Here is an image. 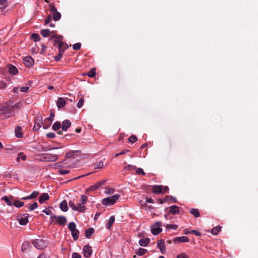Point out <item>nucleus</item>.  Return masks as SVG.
Returning a JSON list of instances; mask_svg holds the SVG:
<instances>
[{"instance_id":"393cba45","label":"nucleus","mask_w":258,"mask_h":258,"mask_svg":"<svg viewBox=\"0 0 258 258\" xmlns=\"http://www.w3.org/2000/svg\"><path fill=\"white\" fill-rule=\"evenodd\" d=\"M95 231V230L93 228H89L88 229H86L85 231V236L87 238H90L92 234H93Z\"/></svg>"},{"instance_id":"3c124183","label":"nucleus","mask_w":258,"mask_h":258,"mask_svg":"<svg viewBox=\"0 0 258 258\" xmlns=\"http://www.w3.org/2000/svg\"><path fill=\"white\" fill-rule=\"evenodd\" d=\"M84 102V100L83 97H81L77 103V107L79 108H81L83 105Z\"/></svg>"},{"instance_id":"f03ea898","label":"nucleus","mask_w":258,"mask_h":258,"mask_svg":"<svg viewBox=\"0 0 258 258\" xmlns=\"http://www.w3.org/2000/svg\"><path fill=\"white\" fill-rule=\"evenodd\" d=\"M119 197L120 196L119 195H114L109 197L104 198L102 200V204L104 205H112L116 202Z\"/></svg>"},{"instance_id":"473e14b6","label":"nucleus","mask_w":258,"mask_h":258,"mask_svg":"<svg viewBox=\"0 0 258 258\" xmlns=\"http://www.w3.org/2000/svg\"><path fill=\"white\" fill-rule=\"evenodd\" d=\"M71 234L74 240H77L78 239L79 231L77 229L72 231Z\"/></svg>"},{"instance_id":"603ef678","label":"nucleus","mask_w":258,"mask_h":258,"mask_svg":"<svg viewBox=\"0 0 258 258\" xmlns=\"http://www.w3.org/2000/svg\"><path fill=\"white\" fill-rule=\"evenodd\" d=\"M81 46V43H76L73 45V48L76 50H78L80 49Z\"/></svg>"},{"instance_id":"0e129e2a","label":"nucleus","mask_w":258,"mask_h":258,"mask_svg":"<svg viewBox=\"0 0 258 258\" xmlns=\"http://www.w3.org/2000/svg\"><path fill=\"white\" fill-rule=\"evenodd\" d=\"M41 46V51L40 52V53L43 54V53H44V51L46 50L47 47L43 43H42Z\"/></svg>"},{"instance_id":"8fccbe9b","label":"nucleus","mask_w":258,"mask_h":258,"mask_svg":"<svg viewBox=\"0 0 258 258\" xmlns=\"http://www.w3.org/2000/svg\"><path fill=\"white\" fill-rule=\"evenodd\" d=\"M178 227V225L175 224H167L166 226V229H176Z\"/></svg>"},{"instance_id":"4d7b16f0","label":"nucleus","mask_w":258,"mask_h":258,"mask_svg":"<svg viewBox=\"0 0 258 258\" xmlns=\"http://www.w3.org/2000/svg\"><path fill=\"white\" fill-rule=\"evenodd\" d=\"M58 172L60 174L64 175V174L69 173L70 172V170H66V169H59L58 170Z\"/></svg>"},{"instance_id":"aec40b11","label":"nucleus","mask_w":258,"mask_h":258,"mask_svg":"<svg viewBox=\"0 0 258 258\" xmlns=\"http://www.w3.org/2000/svg\"><path fill=\"white\" fill-rule=\"evenodd\" d=\"M71 122L69 120H65L62 122L61 128L62 131H66L70 127Z\"/></svg>"},{"instance_id":"6e6552de","label":"nucleus","mask_w":258,"mask_h":258,"mask_svg":"<svg viewBox=\"0 0 258 258\" xmlns=\"http://www.w3.org/2000/svg\"><path fill=\"white\" fill-rule=\"evenodd\" d=\"M58 159V157L55 154H44L43 156V161L46 162H54Z\"/></svg>"},{"instance_id":"f8f14e48","label":"nucleus","mask_w":258,"mask_h":258,"mask_svg":"<svg viewBox=\"0 0 258 258\" xmlns=\"http://www.w3.org/2000/svg\"><path fill=\"white\" fill-rule=\"evenodd\" d=\"M2 200L4 201L8 206H12L13 205L14 198L12 196L10 197L4 196L2 197Z\"/></svg>"},{"instance_id":"4be33fe9","label":"nucleus","mask_w":258,"mask_h":258,"mask_svg":"<svg viewBox=\"0 0 258 258\" xmlns=\"http://www.w3.org/2000/svg\"><path fill=\"white\" fill-rule=\"evenodd\" d=\"M168 198H171V199H173V203H176L177 201V200L176 199V198H175L174 197L171 196H166L165 197V198L164 199H163V200L158 199V201L160 204H162L166 202V201H168Z\"/></svg>"},{"instance_id":"ea45409f","label":"nucleus","mask_w":258,"mask_h":258,"mask_svg":"<svg viewBox=\"0 0 258 258\" xmlns=\"http://www.w3.org/2000/svg\"><path fill=\"white\" fill-rule=\"evenodd\" d=\"M51 121H52V119L51 118V117H47V118H46L44 120V123H46V122H48V125H46V126H45V125L44 124V125H43V128H44V129H46V128H47L48 127H49V126H50V124H51Z\"/></svg>"},{"instance_id":"dca6fc26","label":"nucleus","mask_w":258,"mask_h":258,"mask_svg":"<svg viewBox=\"0 0 258 258\" xmlns=\"http://www.w3.org/2000/svg\"><path fill=\"white\" fill-rule=\"evenodd\" d=\"M174 242H187L189 241V238L187 236H183L181 237H175L173 240Z\"/></svg>"},{"instance_id":"bf43d9fd","label":"nucleus","mask_w":258,"mask_h":258,"mask_svg":"<svg viewBox=\"0 0 258 258\" xmlns=\"http://www.w3.org/2000/svg\"><path fill=\"white\" fill-rule=\"evenodd\" d=\"M26 158V157L25 155H24L22 153H19L18 154V156L17 157V160H19L20 159H21L22 160H25Z\"/></svg>"},{"instance_id":"2f4dec72","label":"nucleus","mask_w":258,"mask_h":258,"mask_svg":"<svg viewBox=\"0 0 258 258\" xmlns=\"http://www.w3.org/2000/svg\"><path fill=\"white\" fill-rule=\"evenodd\" d=\"M221 229V226H216L212 229L211 233L213 235H216L219 233V232L220 231Z\"/></svg>"},{"instance_id":"f704fd0d","label":"nucleus","mask_w":258,"mask_h":258,"mask_svg":"<svg viewBox=\"0 0 258 258\" xmlns=\"http://www.w3.org/2000/svg\"><path fill=\"white\" fill-rule=\"evenodd\" d=\"M68 229L71 231V232L74 230H76V224L73 222L69 223L68 224Z\"/></svg>"},{"instance_id":"20e7f679","label":"nucleus","mask_w":258,"mask_h":258,"mask_svg":"<svg viewBox=\"0 0 258 258\" xmlns=\"http://www.w3.org/2000/svg\"><path fill=\"white\" fill-rule=\"evenodd\" d=\"M162 225L161 222H156L151 227V232L153 235H157L162 232V229L160 228Z\"/></svg>"},{"instance_id":"7ed1b4c3","label":"nucleus","mask_w":258,"mask_h":258,"mask_svg":"<svg viewBox=\"0 0 258 258\" xmlns=\"http://www.w3.org/2000/svg\"><path fill=\"white\" fill-rule=\"evenodd\" d=\"M69 205L70 207L75 211H78L79 212H84L86 209V207L84 205H81V204H78L77 206H76L74 202L72 201H70L69 202Z\"/></svg>"},{"instance_id":"a19ab883","label":"nucleus","mask_w":258,"mask_h":258,"mask_svg":"<svg viewBox=\"0 0 258 258\" xmlns=\"http://www.w3.org/2000/svg\"><path fill=\"white\" fill-rule=\"evenodd\" d=\"M27 207L30 211H33L38 208V204L36 202H34L33 204Z\"/></svg>"},{"instance_id":"052dcab7","label":"nucleus","mask_w":258,"mask_h":258,"mask_svg":"<svg viewBox=\"0 0 258 258\" xmlns=\"http://www.w3.org/2000/svg\"><path fill=\"white\" fill-rule=\"evenodd\" d=\"M62 53L59 52L58 54L56 56H55L54 59L56 61H58L59 60H60V59L62 57Z\"/></svg>"},{"instance_id":"774afa93","label":"nucleus","mask_w":258,"mask_h":258,"mask_svg":"<svg viewBox=\"0 0 258 258\" xmlns=\"http://www.w3.org/2000/svg\"><path fill=\"white\" fill-rule=\"evenodd\" d=\"M29 89V87H22L20 88V91L23 92H27Z\"/></svg>"},{"instance_id":"680f3d73","label":"nucleus","mask_w":258,"mask_h":258,"mask_svg":"<svg viewBox=\"0 0 258 258\" xmlns=\"http://www.w3.org/2000/svg\"><path fill=\"white\" fill-rule=\"evenodd\" d=\"M46 137L50 139H53L55 138V135L53 133H49L47 134Z\"/></svg>"},{"instance_id":"4468645a","label":"nucleus","mask_w":258,"mask_h":258,"mask_svg":"<svg viewBox=\"0 0 258 258\" xmlns=\"http://www.w3.org/2000/svg\"><path fill=\"white\" fill-rule=\"evenodd\" d=\"M163 186L161 185H156L153 186V192L156 194L163 193Z\"/></svg>"},{"instance_id":"6ab92c4d","label":"nucleus","mask_w":258,"mask_h":258,"mask_svg":"<svg viewBox=\"0 0 258 258\" xmlns=\"http://www.w3.org/2000/svg\"><path fill=\"white\" fill-rule=\"evenodd\" d=\"M56 104L58 108L64 107L66 104L65 99L64 98L59 97L56 102Z\"/></svg>"},{"instance_id":"69168bd1","label":"nucleus","mask_w":258,"mask_h":258,"mask_svg":"<svg viewBox=\"0 0 258 258\" xmlns=\"http://www.w3.org/2000/svg\"><path fill=\"white\" fill-rule=\"evenodd\" d=\"M72 256V258H81V255L77 252H73Z\"/></svg>"},{"instance_id":"5701e85b","label":"nucleus","mask_w":258,"mask_h":258,"mask_svg":"<svg viewBox=\"0 0 258 258\" xmlns=\"http://www.w3.org/2000/svg\"><path fill=\"white\" fill-rule=\"evenodd\" d=\"M41 123L42 122V118H37L36 120V122L33 127L34 131H37L41 127Z\"/></svg>"},{"instance_id":"49530a36","label":"nucleus","mask_w":258,"mask_h":258,"mask_svg":"<svg viewBox=\"0 0 258 258\" xmlns=\"http://www.w3.org/2000/svg\"><path fill=\"white\" fill-rule=\"evenodd\" d=\"M31 38L33 39L35 42H37L40 39V36L39 34L37 33H33L31 35Z\"/></svg>"},{"instance_id":"338daca9","label":"nucleus","mask_w":258,"mask_h":258,"mask_svg":"<svg viewBox=\"0 0 258 258\" xmlns=\"http://www.w3.org/2000/svg\"><path fill=\"white\" fill-rule=\"evenodd\" d=\"M39 193L38 191H34L31 194V195L32 196V198L33 199H35L36 198L38 195H39Z\"/></svg>"},{"instance_id":"a211bd4d","label":"nucleus","mask_w":258,"mask_h":258,"mask_svg":"<svg viewBox=\"0 0 258 258\" xmlns=\"http://www.w3.org/2000/svg\"><path fill=\"white\" fill-rule=\"evenodd\" d=\"M68 47L69 46L66 43L64 42H61L60 44H58V51L59 52H61L63 54L65 50L68 48Z\"/></svg>"},{"instance_id":"f3484780","label":"nucleus","mask_w":258,"mask_h":258,"mask_svg":"<svg viewBox=\"0 0 258 258\" xmlns=\"http://www.w3.org/2000/svg\"><path fill=\"white\" fill-rule=\"evenodd\" d=\"M22 128L20 126H17L15 127V133L17 138H22L23 137V134L22 132Z\"/></svg>"},{"instance_id":"58836bf2","label":"nucleus","mask_w":258,"mask_h":258,"mask_svg":"<svg viewBox=\"0 0 258 258\" xmlns=\"http://www.w3.org/2000/svg\"><path fill=\"white\" fill-rule=\"evenodd\" d=\"M49 6L50 8V11L51 15H52L53 14H54L57 12L56 8L55 7V6L54 5H53L51 4H49Z\"/></svg>"},{"instance_id":"cd10ccee","label":"nucleus","mask_w":258,"mask_h":258,"mask_svg":"<svg viewBox=\"0 0 258 258\" xmlns=\"http://www.w3.org/2000/svg\"><path fill=\"white\" fill-rule=\"evenodd\" d=\"M9 73L12 75H16L18 72L17 68L12 64H10L9 67Z\"/></svg>"},{"instance_id":"79ce46f5","label":"nucleus","mask_w":258,"mask_h":258,"mask_svg":"<svg viewBox=\"0 0 258 258\" xmlns=\"http://www.w3.org/2000/svg\"><path fill=\"white\" fill-rule=\"evenodd\" d=\"M61 127L60 123L59 122H55L52 125V129L54 131L58 130Z\"/></svg>"},{"instance_id":"1a4fd4ad","label":"nucleus","mask_w":258,"mask_h":258,"mask_svg":"<svg viewBox=\"0 0 258 258\" xmlns=\"http://www.w3.org/2000/svg\"><path fill=\"white\" fill-rule=\"evenodd\" d=\"M84 256L86 257H89L92 255V250L89 245H85L83 247Z\"/></svg>"},{"instance_id":"37998d69","label":"nucleus","mask_w":258,"mask_h":258,"mask_svg":"<svg viewBox=\"0 0 258 258\" xmlns=\"http://www.w3.org/2000/svg\"><path fill=\"white\" fill-rule=\"evenodd\" d=\"M53 19L54 21H58L61 18V14L60 13L57 12L56 13L53 14Z\"/></svg>"},{"instance_id":"6e6d98bb","label":"nucleus","mask_w":258,"mask_h":258,"mask_svg":"<svg viewBox=\"0 0 258 258\" xmlns=\"http://www.w3.org/2000/svg\"><path fill=\"white\" fill-rule=\"evenodd\" d=\"M52 20V17H51V15H49L47 18L46 19L45 21V25H48L49 23H50V22Z\"/></svg>"},{"instance_id":"c9c22d12","label":"nucleus","mask_w":258,"mask_h":258,"mask_svg":"<svg viewBox=\"0 0 258 258\" xmlns=\"http://www.w3.org/2000/svg\"><path fill=\"white\" fill-rule=\"evenodd\" d=\"M190 213L196 217H199L200 216V213L198 209H191L190 211Z\"/></svg>"},{"instance_id":"9b49d317","label":"nucleus","mask_w":258,"mask_h":258,"mask_svg":"<svg viewBox=\"0 0 258 258\" xmlns=\"http://www.w3.org/2000/svg\"><path fill=\"white\" fill-rule=\"evenodd\" d=\"M157 247L160 250L162 253L165 252V244L163 240L160 239L157 241Z\"/></svg>"},{"instance_id":"c03bdc74","label":"nucleus","mask_w":258,"mask_h":258,"mask_svg":"<svg viewBox=\"0 0 258 258\" xmlns=\"http://www.w3.org/2000/svg\"><path fill=\"white\" fill-rule=\"evenodd\" d=\"M87 200H88V198L86 196L82 195L81 196V203H79V204H81V205H84L86 203Z\"/></svg>"},{"instance_id":"09e8293b","label":"nucleus","mask_w":258,"mask_h":258,"mask_svg":"<svg viewBox=\"0 0 258 258\" xmlns=\"http://www.w3.org/2000/svg\"><path fill=\"white\" fill-rule=\"evenodd\" d=\"M128 140L130 142L134 143L137 141L138 139L135 135H133L128 138Z\"/></svg>"},{"instance_id":"2eb2a0df","label":"nucleus","mask_w":258,"mask_h":258,"mask_svg":"<svg viewBox=\"0 0 258 258\" xmlns=\"http://www.w3.org/2000/svg\"><path fill=\"white\" fill-rule=\"evenodd\" d=\"M169 209V213L173 215H176L179 213V208L176 205L171 206L168 208Z\"/></svg>"},{"instance_id":"f257e3e1","label":"nucleus","mask_w":258,"mask_h":258,"mask_svg":"<svg viewBox=\"0 0 258 258\" xmlns=\"http://www.w3.org/2000/svg\"><path fill=\"white\" fill-rule=\"evenodd\" d=\"M21 103L18 102L15 104L12 100L7 101L0 104V114L5 118H9L15 115V112L21 109Z\"/></svg>"},{"instance_id":"412c9836","label":"nucleus","mask_w":258,"mask_h":258,"mask_svg":"<svg viewBox=\"0 0 258 258\" xmlns=\"http://www.w3.org/2000/svg\"><path fill=\"white\" fill-rule=\"evenodd\" d=\"M49 200V195L47 193H43L42 194L39 198V202L42 204L45 201H47Z\"/></svg>"},{"instance_id":"4c0bfd02","label":"nucleus","mask_w":258,"mask_h":258,"mask_svg":"<svg viewBox=\"0 0 258 258\" xmlns=\"http://www.w3.org/2000/svg\"><path fill=\"white\" fill-rule=\"evenodd\" d=\"M8 6V1L7 0H0V9H4Z\"/></svg>"},{"instance_id":"864d4df0","label":"nucleus","mask_w":258,"mask_h":258,"mask_svg":"<svg viewBox=\"0 0 258 258\" xmlns=\"http://www.w3.org/2000/svg\"><path fill=\"white\" fill-rule=\"evenodd\" d=\"M76 152H77L76 151H73L72 152H69V153L66 154V157L67 158H72V157H73L75 155V153Z\"/></svg>"},{"instance_id":"5fc2aeb1","label":"nucleus","mask_w":258,"mask_h":258,"mask_svg":"<svg viewBox=\"0 0 258 258\" xmlns=\"http://www.w3.org/2000/svg\"><path fill=\"white\" fill-rule=\"evenodd\" d=\"M57 149V148H53V147L51 148L50 147H48V146H42V150L43 151H49V150H53V149Z\"/></svg>"},{"instance_id":"ddd939ff","label":"nucleus","mask_w":258,"mask_h":258,"mask_svg":"<svg viewBox=\"0 0 258 258\" xmlns=\"http://www.w3.org/2000/svg\"><path fill=\"white\" fill-rule=\"evenodd\" d=\"M23 61H24V63L25 65L27 67H31L34 63V60H33V58H32V57H31L30 56L26 57L23 59Z\"/></svg>"},{"instance_id":"423d86ee","label":"nucleus","mask_w":258,"mask_h":258,"mask_svg":"<svg viewBox=\"0 0 258 258\" xmlns=\"http://www.w3.org/2000/svg\"><path fill=\"white\" fill-rule=\"evenodd\" d=\"M29 214H26L24 215H20L17 216V220L21 225H25L28 222Z\"/></svg>"},{"instance_id":"bb28decb","label":"nucleus","mask_w":258,"mask_h":258,"mask_svg":"<svg viewBox=\"0 0 258 258\" xmlns=\"http://www.w3.org/2000/svg\"><path fill=\"white\" fill-rule=\"evenodd\" d=\"M115 221V218L113 216H111L108 220V223L106 225V228L108 229H110Z\"/></svg>"},{"instance_id":"b1692460","label":"nucleus","mask_w":258,"mask_h":258,"mask_svg":"<svg viewBox=\"0 0 258 258\" xmlns=\"http://www.w3.org/2000/svg\"><path fill=\"white\" fill-rule=\"evenodd\" d=\"M60 209L63 212H67L68 210L67 202L66 200L62 201L59 205Z\"/></svg>"},{"instance_id":"72a5a7b5","label":"nucleus","mask_w":258,"mask_h":258,"mask_svg":"<svg viewBox=\"0 0 258 258\" xmlns=\"http://www.w3.org/2000/svg\"><path fill=\"white\" fill-rule=\"evenodd\" d=\"M87 75L88 76V77H89L90 78H93V77H95V76L96 75V68H92L91 70H90L88 72Z\"/></svg>"},{"instance_id":"e2e57ef3","label":"nucleus","mask_w":258,"mask_h":258,"mask_svg":"<svg viewBox=\"0 0 258 258\" xmlns=\"http://www.w3.org/2000/svg\"><path fill=\"white\" fill-rule=\"evenodd\" d=\"M113 192H114V190L113 189H112V188H107L105 191V194L111 195V194H112L113 193Z\"/></svg>"},{"instance_id":"13d9d810","label":"nucleus","mask_w":258,"mask_h":258,"mask_svg":"<svg viewBox=\"0 0 258 258\" xmlns=\"http://www.w3.org/2000/svg\"><path fill=\"white\" fill-rule=\"evenodd\" d=\"M136 174H141V175H145V172L143 171V169H142L141 168H139L137 169V170H136Z\"/></svg>"},{"instance_id":"39448f33","label":"nucleus","mask_w":258,"mask_h":258,"mask_svg":"<svg viewBox=\"0 0 258 258\" xmlns=\"http://www.w3.org/2000/svg\"><path fill=\"white\" fill-rule=\"evenodd\" d=\"M33 245L37 249H43L46 246L47 243L43 239H36L32 242Z\"/></svg>"},{"instance_id":"7c9ffc66","label":"nucleus","mask_w":258,"mask_h":258,"mask_svg":"<svg viewBox=\"0 0 258 258\" xmlns=\"http://www.w3.org/2000/svg\"><path fill=\"white\" fill-rule=\"evenodd\" d=\"M13 205L17 208H20L24 205V203L19 200L14 199Z\"/></svg>"},{"instance_id":"a18cd8bd","label":"nucleus","mask_w":258,"mask_h":258,"mask_svg":"<svg viewBox=\"0 0 258 258\" xmlns=\"http://www.w3.org/2000/svg\"><path fill=\"white\" fill-rule=\"evenodd\" d=\"M137 169V167L135 165H133L131 164H128L124 166V169L128 170H134Z\"/></svg>"},{"instance_id":"e433bc0d","label":"nucleus","mask_w":258,"mask_h":258,"mask_svg":"<svg viewBox=\"0 0 258 258\" xmlns=\"http://www.w3.org/2000/svg\"><path fill=\"white\" fill-rule=\"evenodd\" d=\"M147 252V249H144V248H139L137 250V251L136 252V254H137L139 255H141H141H144Z\"/></svg>"},{"instance_id":"0eeeda50","label":"nucleus","mask_w":258,"mask_h":258,"mask_svg":"<svg viewBox=\"0 0 258 258\" xmlns=\"http://www.w3.org/2000/svg\"><path fill=\"white\" fill-rule=\"evenodd\" d=\"M50 218L51 219H56L57 223L61 226H64L67 223V219L65 217L62 216H56L55 215H51Z\"/></svg>"},{"instance_id":"c85d7f7f","label":"nucleus","mask_w":258,"mask_h":258,"mask_svg":"<svg viewBox=\"0 0 258 258\" xmlns=\"http://www.w3.org/2000/svg\"><path fill=\"white\" fill-rule=\"evenodd\" d=\"M62 39L63 36L61 35H58V36H57L56 39H55V40L53 41V45H57V46L58 47V44H60L61 42H63V41H62Z\"/></svg>"},{"instance_id":"9d476101","label":"nucleus","mask_w":258,"mask_h":258,"mask_svg":"<svg viewBox=\"0 0 258 258\" xmlns=\"http://www.w3.org/2000/svg\"><path fill=\"white\" fill-rule=\"evenodd\" d=\"M106 180H105V179L99 181V182H97L94 185L91 186L88 189V190H95L99 188L100 187H101L102 185H104L105 184V183L106 182Z\"/></svg>"},{"instance_id":"de8ad7c7","label":"nucleus","mask_w":258,"mask_h":258,"mask_svg":"<svg viewBox=\"0 0 258 258\" xmlns=\"http://www.w3.org/2000/svg\"><path fill=\"white\" fill-rule=\"evenodd\" d=\"M95 168H102L103 167V162L102 161L96 162L94 164Z\"/></svg>"},{"instance_id":"a878e982","label":"nucleus","mask_w":258,"mask_h":258,"mask_svg":"<svg viewBox=\"0 0 258 258\" xmlns=\"http://www.w3.org/2000/svg\"><path fill=\"white\" fill-rule=\"evenodd\" d=\"M150 241L149 238H143L139 240V243L141 246H146Z\"/></svg>"},{"instance_id":"c756f323","label":"nucleus","mask_w":258,"mask_h":258,"mask_svg":"<svg viewBox=\"0 0 258 258\" xmlns=\"http://www.w3.org/2000/svg\"><path fill=\"white\" fill-rule=\"evenodd\" d=\"M40 34L43 37H46L48 36H50L51 32L49 29H46L41 30V31H40Z\"/></svg>"}]
</instances>
